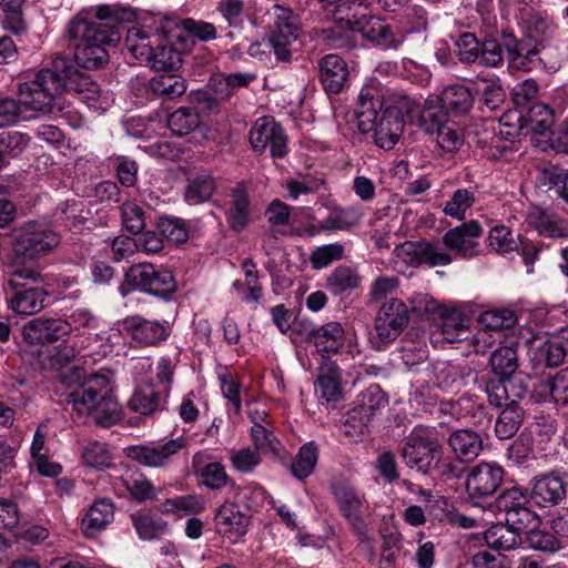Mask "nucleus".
<instances>
[{"label": "nucleus", "instance_id": "50", "mask_svg": "<svg viewBox=\"0 0 568 568\" xmlns=\"http://www.w3.org/2000/svg\"><path fill=\"white\" fill-rule=\"evenodd\" d=\"M448 122L447 111L427 100L420 112L419 124L429 134H436Z\"/></svg>", "mask_w": 568, "mask_h": 568}, {"label": "nucleus", "instance_id": "33", "mask_svg": "<svg viewBox=\"0 0 568 568\" xmlns=\"http://www.w3.org/2000/svg\"><path fill=\"white\" fill-rule=\"evenodd\" d=\"M114 517V506L110 499L101 498L93 503L82 519V530L87 536H93L97 531L109 525Z\"/></svg>", "mask_w": 568, "mask_h": 568}, {"label": "nucleus", "instance_id": "30", "mask_svg": "<svg viewBox=\"0 0 568 568\" xmlns=\"http://www.w3.org/2000/svg\"><path fill=\"white\" fill-rule=\"evenodd\" d=\"M383 106L384 102L377 90L369 87L362 89L355 110L361 131L369 132L372 130V123L379 119V111Z\"/></svg>", "mask_w": 568, "mask_h": 568}, {"label": "nucleus", "instance_id": "10", "mask_svg": "<svg viewBox=\"0 0 568 568\" xmlns=\"http://www.w3.org/2000/svg\"><path fill=\"white\" fill-rule=\"evenodd\" d=\"M409 101L402 97L397 105L387 104L375 123H372L375 144L384 150H392L399 141L404 131L403 111L408 109Z\"/></svg>", "mask_w": 568, "mask_h": 568}, {"label": "nucleus", "instance_id": "12", "mask_svg": "<svg viewBox=\"0 0 568 568\" xmlns=\"http://www.w3.org/2000/svg\"><path fill=\"white\" fill-rule=\"evenodd\" d=\"M250 143L254 151H270L273 158H282L287 152V136L284 129L271 116L258 118L250 130Z\"/></svg>", "mask_w": 568, "mask_h": 568}, {"label": "nucleus", "instance_id": "2", "mask_svg": "<svg viewBox=\"0 0 568 568\" xmlns=\"http://www.w3.org/2000/svg\"><path fill=\"white\" fill-rule=\"evenodd\" d=\"M75 73L74 67L64 58H57L53 70L43 69L34 79L20 85V102L24 111H36L57 115L61 108L57 101L61 92L69 85L67 79Z\"/></svg>", "mask_w": 568, "mask_h": 568}, {"label": "nucleus", "instance_id": "55", "mask_svg": "<svg viewBox=\"0 0 568 568\" xmlns=\"http://www.w3.org/2000/svg\"><path fill=\"white\" fill-rule=\"evenodd\" d=\"M242 268L245 273V290H243L242 301L246 303L258 302L263 288L258 283V272L255 263L251 258H245L242 263Z\"/></svg>", "mask_w": 568, "mask_h": 568}, {"label": "nucleus", "instance_id": "32", "mask_svg": "<svg viewBox=\"0 0 568 568\" xmlns=\"http://www.w3.org/2000/svg\"><path fill=\"white\" fill-rule=\"evenodd\" d=\"M442 108L455 114H466L474 105V94L464 84H449L445 87L438 97Z\"/></svg>", "mask_w": 568, "mask_h": 568}, {"label": "nucleus", "instance_id": "31", "mask_svg": "<svg viewBox=\"0 0 568 568\" xmlns=\"http://www.w3.org/2000/svg\"><path fill=\"white\" fill-rule=\"evenodd\" d=\"M386 399L377 386H371L357 398L355 407L349 412V422L359 420L361 430L365 428L375 412L385 406Z\"/></svg>", "mask_w": 568, "mask_h": 568}, {"label": "nucleus", "instance_id": "40", "mask_svg": "<svg viewBox=\"0 0 568 568\" xmlns=\"http://www.w3.org/2000/svg\"><path fill=\"white\" fill-rule=\"evenodd\" d=\"M124 44L130 54L140 62H146L152 57L153 42L141 28L128 29Z\"/></svg>", "mask_w": 568, "mask_h": 568}, {"label": "nucleus", "instance_id": "23", "mask_svg": "<svg viewBox=\"0 0 568 568\" xmlns=\"http://www.w3.org/2000/svg\"><path fill=\"white\" fill-rule=\"evenodd\" d=\"M526 221L541 236L551 239L568 237V224L549 210L532 205L527 212Z\"/></svg>", "mask_w": 568, "mask_h": 568}, {"label": "nucleus", "instance_id": "37", "mask_svg": "<svg viewBox=\"0 0 568 568\" xmlns=\"http://www.w3.org/2000/svg\"><path fill=\"white\" fill-rule=\"evenodd\" d=\"M154 274V265L150 263H140L132 265L124 274V282L119 287L122 296H126L130 291H140L148 293L149 280Z\"/></svg>", "mask_w": 568, "mask_h": 568}, {"label": "nucleus", "instance_id": "47", "mask_svg": "<svg viewBox=\"0 0 568 568\" xmlns=\"http://www.w3.org/2000/svg\"><path fill=\"white\" fill-rule=\"evenodd\" d=\"M215 190V182L209 174L196 175L189 180L184 197L192 204H199L207 201Z\"/></svg>", "mask_w": 568, "mask_h": 568}, {"label": "nucleus", "instance_id": "15", "mask_svg": "<svg viewBox=\"0 0 568 568\" xmlns=\"http://www.w3.org/2000/svg\"><path fill=\"white\" fill-rule=\"evenodd\" d=\"M395 256L407 265L428 264L432 267L446 266L453 262L443 248L429 242H405L394 250Z\"/></svg>", "mask_w": 568, "mask_h": 568}, {"label": "nucleus", "instance_id": "64", "mask_svg": "<svg viewBox=\"0 0 568 568\" xmlns=\"http://www.w3.org/2000/svg\"><path fill=\"white\" fill-rule=\"evenodd\" d=\"M159 230L162 236L175 244L184 243L189 237L184 222L176 217L165 216L160 219Z\"/></svg>", "mask_w": 568, "mask_h": 568}, {"label": "nucleus", "instance_id": "62", "mask_svg": "<svg viewBox=\"0 0 568 568\" xmlns=\"http://www.w3.org/2000/svg\"><path fill=\"white\" fill-rule=\"evenodd\" d=\"M251 437L257 452L262 454H278V440L271 426H252Z\"/></svg>", "mask_w": 568, "mask_h": 568}, {"label": "nucleus", "instance_id": "13", "mask_svg": "<svg viewBox=\"0 0 568 568\" xmlns=\"http://www.w3.org/2000/svg\"><path fill=\"white\" fill-rule=\"evenodd\" d=\"M333 494L338 504L343 517L352 527L361 542L369 539L368 526L363 518L362 508L365 499L357 491L345 483H338L333 486Z\"/></svg>", "mask_w": 568, "mask_h": 568}, {"label": "nucleus", "instance_id": "7", "mask_svg": "<svg viewBox=\"0 0 568 568\" xmlns=\"http://www.w3.org/2000/svg\"><path fill=\"white\" fill-rule=\"evenodd\" d=\"M270 23L268 43L277 60L287 62L292 58V44L298 38L301 21L292 9L275 4L268 11Z\"/></svg>", "mask_w": 568, "mask_h": 568}, {"label": "nucleus", "instance_id": "51", "mask_svg": "<svg viewBox=\"0 0 568 568\" xmlns=\"http://www.w3.org/2000/svg\"><path fill=\"white\" fill-rule=\"evenodd\" d=\"M133 526L143 540L159 538L168 531V524L150 515H132Z\"/></svg>", "mask_w": 568, "mask_h": 568}, {"label": "nucleus", "instance_id": "25", "mask_svg": "<svg viewBox=\"0 0 568 568\" xmlns=\"http://www.w3.org/2000/svg\"><path fill=\"white\" fill-rule=\"evenodd\" d=\"M566 497L562 479L554 474L536 477L531 483L530 498L541 507L559 504Z\"/></svg>", "mask_w": 568, "mask_h": 568}, {"label": "nucleus", "instance_id": "43", "mask_svg": "<svg viewBox=\"0 0 568 568\" xmlns=\"http://www.w3.org/2000/svg\"><path fill=\"white\" fill-rule=\"evenodd\" d=\"M318 459V447L314 442L304 444L292 462L291 470L298 479L308 477L315 469Z\"/></svg>", "mask_w": 568, "mask_h": 568}, {"label": "nucleus", "instance_id": "63", "mask_svg": "<svg viewBox=\"0 0 568 568\" xmlns=\"http://www.w3.org/2000/svg\"><path fill=\"white\" fill-rule=\"evenodd\" d=\"M526 540L530 548L545 552H555L562 547L557 536L539 529H531L527 534Z\"/></svg>", "mask_w": 568, "mask_h": 568}, {"label": "nucleus", "instance_id": "8", "mask_svg": "<svg viewBox=\"0 0 568 568\" xmlns=\"http://www.w3.org/2000/svg\"><path fill=\"white\" fill-rule=\"evenodd\" d=\"M59 244L60 235L49 224L29 221L19 229L13 241V252L16 256L33 260L49 254Z\"/></svg>", "mask_w": 568, "mask_h": 568}, {"label": "nucleus", "instance_id": "27", "mask_svg": "<svg viewBox=\"0 0 568 568\" xmlns=\"http://www.w3.org/2000/svg\"><path fill=\"white\" fill-rule=\"evenodd\" d=\"M447 443L456 459L463 463L475 460L483 450V439L480 435L468 428L453 432L448 436Z\"/></svg>", "mask_w": 568, "mask_h": 568}, {"label": "nucleus", "instance_id": "52", "mask_svg": "<svg viewBox=\"0 0 568 568\" xmlns=\"http://www.w3.org/2000/svg\"><path fill=\"white\" fill-rule=\"evenodd\" d=\"M439 328L443 338L449 343L464 341L469 333L466 320L456 312L443 317Z\"/></svg>", "mask_w": 568, "mask_h": 568}, {"label": "nucleus", "instance_id": "14", "mask_svg": "<svg viewBox=\"0 0 568 568\" xmlns=\"http://www.w3.org/2000/svg\"><path fill=\"white\" fill-rule=\"evenodd\" d=\"M527 496L518 487H511L503 491L494 504L485 508L493 514L504 513L508 525L526 528L535 520L532 511L527 508Z\"/></svg>", "mask_w": 568, "mask_h": 568}, {"label": "nucleus", "instance_id": "26", "mask_svg": "<svg viewBox=\"0 0 568 568\" xmlns=\"http://www.w3.org/2000/svg\"><path fill=\"white\" fill-rule=\"evenodd\" d=\"M316 351L322 354H335L344 345L345 329L339 322H327L313 328L307 335Z\"/></svg>", "mask_w": 568, "mask_h": 568}, {"label": "nucleus", "instance_id": "59", "mask_svg": "<svg viewBox=\"0 0 568 568\" xmlns=\"http://www.w3.org/2000/svg\"><path fill=\"white\" fill-rule=\"evenodd\" d=\"M516 320L514 311L507 308L486 311L479 316L480 325L489 331L509 328Z\"/></svg>", "mask_w": 568, "mask_h": 568}, {"label": "nucleus", "instance_id": "48", "mask_svg": "<svg viewBox=\"0 0 568 568\" xmlns=\"http://www.w3.org/2000/svg\"><path fill=\"white\" fill-rule=\"evenodd\" d=\"M318 393L326 402H337L342 397L341 372L337 366H329L317 377Z\"/></svg>", "mask_w": 568, "mask_h": 568}, {"label": "nucleus", "instance_id": "53", "mask_svg": "<svg viewBox=\"0 0 568 568\" xmlns=\"http://www.w3.org/2000/svg\"><path fill=\"white\" fill-rule=\"evenodd\" d=\"M436 141L438 146L445 152L458 151L465 142L463 129L454 122H447L436 132Z\"/></svg>", "mask_w": 568, "mask_h": 568}, {"label": "nucleus", "instance_id": "28", "mask_svg": "<svg viewBox=\"0 0 568 568\" xmlns=\"http://www.w3.org/2000/svg\"><path fill=\"white\" fill-rule=\"evenodd\" d=\"M364 217V211L358 205L332 207L329 214L321 220L322 230L328 233L348 232L359 225Z\"/></svg>", "mask_w": 568, "mask_h": 568}, {"label": "nucleus", "instance_id": "4", "mask_svg": "<svg viewBox=\"0 0 568 568\" xmlns=\"http://www.w3.org/2000/svg\"><path fill=\"white\" fill-rule=\"evenodd\" d=\"M68 402L75 412L91 415L102 426L113 425L121 417V406L105 374L91 375L70 393Z\"/></svg>", "mask_w": 568, "mask_h": 568}, {"label": "nucleus", "instance_id": "39", "mask_svg": "<svg viewBox=\"0 0 568 568\" xmlns=\"http://www.w3.org/2000/svg\"><path fill=\"white\" fill-rule=\"evenodd\" d=\"M562 336L548 339L542 343L537 351V358L546 366H558L568 355V331Z\"/></svg>", "mask_w": 568, "mask_h": 568}, {"label": "nucleus", "instance_id": "20", "mask_svg": "<svg viewBox=\"0 0 568 568\" xmlns=\"http://www.w3.org/2000/svg\"><path fill=\"white\" fill-rule=\"evenodd\" d=\"M226 220L232 231L240 233L251 222V201L244 182L230 189Z\"/></svg>", "mask_w": 568, "mask_h": 568}, {"label": "nucleus", "instance_id": "61", "mask_svg": "<svg viewBox=\"0 0 568 568\" xmlns=\"http://www.w3.org/2000/svg\"><path fill=\"white\" fill-rule=\"evenodd\" d=\"M540 388L541 393H548L556 403L568 405V368L542 383Z\"/></svg>", "mask_w": 568, "mask_h": 568}, {"label": "nucleus", "instance_id": "5", "mask_svg": "<svg viewBox=\"0 0 568 568\" xmlns=\"http://www.w3.org/2000/svg\"><path fill=\"white\" fill-rule=\"evenodd\" d=\"M42 282V275L34 268L11 266L6 273L3 288L10 290L11 310L20 315H33L44 307L47 292L40 287H29V283Z\"/></svg>", "mask_w": 568, "mask_h": 568}, {"label": "nucleus", "instance_id": "44", "mask_svg": "<svg viewBox=\"0 0 568 568\" xmlns=\"http://www.w3.org/2000/svg\"><path fill=\"white\" fill-rule=\"evenodd\" d=\"M464 468L460 466L459 460H455L449 456L444 455L443 444L435 454L434 459L429 465V475L436 474L443 481H449L462 477Z\"/></svg>", "mask_w": 568, "mask_h": 568}, {"label": "nucleus", "instance_id": "36", "mask_svg": "<svg viewBox=\"0 0 568 568\" xmlns=\"http://www.w3.org/2000/svg\"><path fill=\"white\" fill-rule=\"evenodd\" d=\"M521 529L517 526L498 523L485 532V541L495 550H510L518 545L519 536L517 531Z\"/></svg>", "mask_w": 568, "mask_h": 568}, {"label": "nucleus", "instance_id": "58", "mask_svg": "<svg viewBox=\"0 0 568 568\" xmlns=\"http://www.w3.org/2000/svg\"><path fill=\"white\" fill-rule=\"evenodd\" d=\"M148 294L154 296H166L176 288L172 271L154 266V274L149 280Z\"/></svg>", "mask_w": 568, "mask_h": 568}, {"label": "nucleus", "instance_id": "19", "mask_svg": "<svg viewBox=\"0 0 568 568\" xmlns=\"http://www.w3.org/2000/svg\"><path fill=\"white\" fill-rule=\"evenodd\" d=\"M318 78L328 94H338L348 83L347 62L335 53L324 55L318 61Z\"/></svg>", "mask_w": 568, "mask_h": 568}, {"label": "nucleus", "instance_id": "6", "mask_svg": "<svg viewBox=\"0 0 568 568\" xmlns=\"http://www.w3.org/2000/svg\"><path fill=\"white\" fill-rule=\"evenodd\" d=\"M442 445L435 427L418 425L412 429L399 448L405 465L422 475H429V465Z\"/></svg>", "mask_w": 568, "mask_h": 568}, {"label": "nucleus", "instance_id": "45", "mask_svg": "<svg viewBox=\"0 0 568 568\" xmlns=\"http://www.w3.org/2000/svg\"><path fill=\"white\" fill-rule=\"evenodd\" d=\"M361 277L347 266H339L327 277L326 287L334 294L341 295L359 286Z\"/></svg>", "mask_w": 568, "mask_h": 568}, {"label": "nucleus", "instance_id": "1", "mask_svg": "<svg viewBox=\"0 0 568 568\" xmlns=\"http://www.w3.org/2000/svg\"><path fill=\"white\" fill-rule=\"evenodd\" d=\"M514 9L518 24L526 38L517 40L510 32H503V45L507 51L509 67L531 71L541 65L550 70L559 68V53L550 47L556 27L547 14L526 1L516 0Z\"/></svg>", "mask_w": 568, "mask_h": 568}, {"label": "nucleus", "instance_id": "18", "mask_svg": "<svg viewBox=\"0 0 568 568\" xmlns=\"http://www.w3.org/2000/svg\"><path fill=\"white\" fill-rule=\"evenodd\" d=\"M491 371L499 377V384L488 388L490 400L500 406L507 399V386L504 383L517 369V353L514 347L503 346L495 349L489 359Z\"/></svg>", "mask_w": 568, "mask_h": 568}, {"label": "nucleus", "instance_id": "3", "mask_svg": "<svg viewBox=\"0 0 568 568\" xmlns=\"http://www.w3.org/2000/svg\"><path fill=\"white\" fill-rule=\"evenodd\" d=\"M133 13L126 9H116L111 6H101L95 16L89 19L83 16L73 18L65 29L69 47L74 49L93 41H109L119 43L123 24L131 21Z\"/></svg>", "mask_w": 568, "mask_h": 568}, {"label": "nucleus", "instance_id": "21", "mask_svg": "<svg viewBox=\"0 0 568 568\" xmlns=\"http://www.w3.org/2000/svg\"><path fill=\"white\" fill-rule=\"evenodd\" d=\"M214 519L219 532L233 541L244 536L250 525V516L241 511L240 507L233 503L220 506Z\"/></svg>", "mask_w": 568, "mask_h": 568}, {"label": "nucleus", "instance_id": "17", "mask_svg": "<svg viewBox=\"0 0 568 568\" xmlns=\"http://www.w3.org/2000/svg\"><path fill=\"white\" fill-rule=\"evenodd\" d=\"M483 229L475 220L448 230L443 236L444 245L457 256L471 258L479 253L478 239Z\"/></svg>", "mask_w": 568, "mask_h": 568}, {"label": "nucleus", "instance_id": "60", "mask_svg": "<svg viewBox=\"0 0 568 568\" xmlns=\"http://www.w3.org/2000/svg\"><path fill=\"white\" fill-rule=\"evenodd\" d=\"M87 466L95 469H104L111 464V455L105 443L92 442L88 444L82 453Z\"/></svg>", "mask_w": 568, "mask_h": 568}, {"label": "nucleus", "instance_id": "57", "mask_svg": "<svg viewBox=\"0 0 568 568\" xmlns=\"http://www.w3.org/2000/svg\"><path fill=\"white\" fill-rule=\"evenodd\" d=\"M476 91L481 94V100L489 110H497L505 102V92L495 80L479 79Z\"/></svg>", "mask_w": 568, "mask_h": 568}, {"label": "nucleus", "instance_id": "22", "mask_svg": "<svg viewBox=\"0 0 568 568\" xmlns=\"http://www.w3.org/2000/svg\"><path fill=\"white\" fill-rule=\"evenodd\" d=\"M192 469L201 479V483L212 490L222 489L230 480L224 465L213 460V458L204 452H197L193 455Z\"/></svg>", "mask_w": 568, "mask_h": 568}, {"label": "nucleus", "instance_id": "11", "mask_svg": "<svg viewBox=\"0 0 568 568\" xmlns=\"http://www.w3.org/2000/svg\"><path fill=\"white\" fill-rule=\"evenodd\" d=\"M408 323L406 305L395 298L385 302L375 318V336L373 343L376 348L394 342Z\"/></svg>", "mask_w": 568, "mask_h": 568}, {"label": "nucleus", "instance_id": "24", "mask_svg": "<svg viewBox=\"0 0 568 568\" xmlns=\"http://www.w3.org/2000/svg\"><path fill=\"white\" fill-rule=\"evenodd\" d=\"M168 397L169 395L156 388L154 381L150 379L136 386L128 405L131 410L140 415H151L164 409Z\"/></svg>", "mask_w": 568, "mask_h": 568}, {"label": "nucleus", "instance_id": "35", "mask_svg": "<svg viewBox=\"0 0 568 568\" xmlns=\"http://www.w3.org/2000/svg\"><path fill=\"white\" fill-rule=\"evenodd\" d=\"M186 88V81L175 71L161 72L149 81L151 92L165 99L181 97Z\"/></svg>", "mask_w": 568, "mask_h": 568}, {"label": "nucleus", "instance_id": "41", "mask_svg": "<svg viewBox=\"0 0 568 568\" xmlns=\"http://www.w3.org/2000/svg\"><path fill=\"white\" fill-rule=\"evenodd\" d=\"M199 125L200 115L192 106H181L168 116L169 129L179 136L193 132Z\"/></svg>", "mask_w": 568, "mask_h": 568}, {"label": "nucleus", "instance_id": "54", "mask_svg": "<svg viewBox=\"0 0 568 568\" xmlns=\"http://www.w3.org/2000/svg\"><path fill=\"white\" fill-rule=\"evenodd\" d=\"M345 247L341 243H331L316 247L310 256L312 266L316 270L325 268L344 256Z\"/></svg>", "mask_w": 568, "mask_h": 568}, {"label": "nucleus", "instance_id": "16", "mask_svg": "<svg viewBox=\"0 0 568 568\" xmlns=\"http://www.w3.org/2000/svg\"><path fill=\"white\" fill-rule=\"evenodd\" d=\"M504 469L495 463H479L467 476L466 489L471 499L494 495L504 480Z\"/></svg>", "mask_w": 568, "mask_h": 568}, {"label": "nucleus", "instance_id": "46", "mask_svg": "<svg viewBox=\"0 0 568 568\" xmlns=\"http://www.w3.org/2000/svg\"><path fill=\"white\" fill-rule=\"evenodd\" d=\"M121 481L128 493L136 500L154 499L158 496L156 488L151 481L138 475L136 471L126 470L121 476Z\"/></svg>", "mask_w": 568, "mask_h": 568}, {"label": "nucleus", "instance_id": "42", "mask_svg": "<svg viewBox=\"0 0 568 568\" xmlns=\"http://www.w3.org/2000/svg\"><path fill=\"white\" fill-rule=\"evenodd\" d=\"M182 54L171 45H158L152 50V57L146 61L156 72L176 71L182 64Z\"/></svg>", "mask_w": 568, "mask_h": 568}, {"label": "nucleus", "instance_id": "56", "mask_svg": "<svg viewBox=\"0 0 568 568\" xmlns=\"http://www.w3.org/2000/svg\"><path fill=\"white\" fill-rule=\"evenodd\" d=\"M475 203V193L467 189H458L453 193L446 203L444 212L446 215L463 220L466 211Z\"/></svg>", "mask_w": 568, "mask_h": 568}, {"label": "nucleus", "instance_id": "29", "mask_svg": "<svg viewBox=\"0 0 568 568\" xmlns=\"http://www.w3.org/2000/svg\"><path fill=\"white\" fill-rule=\"evenodd\" d=\"M123 329L126 331L134 341L153 345L166 338L165 327L158 322H150L140 316L126 317L123 323Z\"/></svg>", "mask_w": 568, "mask_h": 568}, {"label": "nucleus", "instance_id": "38", "mask_svg": "<svg viewBox=\"0 0 568 568\" xmlns=\"http://www.w3.org/2000/svg\"><path fill=\"white\" fill-rule=\"evenodd\" d=\"M524 419V410L511 402L501 410L495 424V433L500 439H508L514 436Z\"/></svg>", "mask_w": 568, "mask_h": 568}, {"label": "nucleus", "instance_id": "49", "mask_svg": "<svg viewBox=\"0 0 568 568\" xmlns=\"http://www.w3.org/2000/svg\"><path fill=\"white\" fill-rule=\"evenodd\" d=\"M254 79L255 74L245 72L222 75L214 80V91L220 99L226 100L234 93L235 89L247 87Z\"/></svg>", "mask_w": 568, "mask_h": 568}, {"label": "nucleus", "instance_id": "9", "mask_svg": "<svg viewBox=\"0 0 568 568\" xmlns=\"http://www.w3.org/2000/svg\"><path fill=\"white\" fill-rule=\"evenodd\" d=\"M183 436L170 439L163 444L133 445L125 448L126 456L150 468H164L173 458L187 447Z\"/></svg>", "mask_w": 568, "mask_h": 568}, {"label": "nucleus", "instance_id": "34", "mask_svg": "<svg viewBox=\"0 0 568 568\" xmlns=\"http://www.w3.org/2000/svg\"><path fill=\"white\" fill-rule=\"evenodd\" d=\"M109 41H93L88 44L79 45L73 50L74 60L79 67L84 69H98L109 61L106 45H116Z\"/></svg>", "mask_w": 568, "mask_h": 568}]
</instances>
